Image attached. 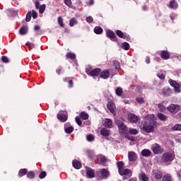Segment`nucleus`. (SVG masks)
<instances>
[{"mask_svg": "<svg viewBox=\"0 0 181 181\" xmlns=\"http://www.w3.org/2000/svg\"><path fill=\"white\" fill-rule=\"evenodd\" d=\"M115 124L117 125L120 134H127L128 132V127L124 124V119L121 117L116 119Z\"/></svg>", "mask_w": 181, "mask_h": 181, "instance_id": "obj_1", "label": "nucleus"}, {"mask_svg": "<svg viewBox=\"0 0 181 181\" xmlns=\"http://www.w3.org/2000/svg\"><path fill=\"white\" fill-rule=\"evenodd\" d=\"M155 127H156V121L155 120H151L150 125H148V124H146V122H144V124H143L141 129L146 132V134H151V132H153V131H155Z\"/></svg>", "mask_w": 181, "mask_h": 181, "instance_id": "obj_2", "label": "nucleus"}, {"mask_svg": "<svg viewBox=\"0 0 181 181\" xmlns=\"http://www.w3.org/2000/svg\"><path fill=\"white\" fill-rule=\"evenodd\" d=\"M86 73L88 76H90V77H98L101 73V69L96 68L91 70L90 69L86 68Z\"/></svg>", "mask_w": 181, "mask_h": 181, "instance_id": "obj_3", "label": "nucleus"}, {"mask_svg": "<svg viewBox=\"0 0 181 181\" xmlns=\"http://www.w3.org/2000/svg\"><path fill=\"white\" fill-rule=\"evenodd\" d=\"M96 176L101 177V179H108L110 177V172L105 168H102L96 172Z\"/></svg>", "mask_w": 181, "mask_h": 181, "instance_id": "obj_4", "label": "nucleus"}, {"mask_svg": "<svg viewBox=\"0 0 181 181\" xmlns=\"http://www.w3.org/2000/svg\"><path fill=\"white\" fill-rule=\"evenodd\" d=\"M175 160V154L170 152L164 153L162 156V160L165 163L168 162H172V160Z\"/></svg>", "mask_w": 181, "mask_h": 181, "instance_id": "obj_5", "label": "nucleus"}, {"mask_svg": "<svg viewBox=\"0 0 181 181\" xmlns=\"http://www.w3.org/2000/svg\"><path fill=\"white\" fill-rule=\"evenodd\" d=\"M167 110H168L169 112L175 115V114H177L180 110V106L178 105L175 104H170L168 107Z\"/></svg>", "mask_w": 181, "mask_h": 181, "instance_id": "obj_6", "label": "nucleus"}, {"mask_svg": "<svg viewBox=\"0 0 181 181\" xmlns=\"http://www.w3.org/2000/svg\"><path fill=\"white\" fill-rule=\"evenodd\" d=\"M169 84L174 88L175 93H180V84L177 83L176 81L172 79L168 80Z\"/></svg>", "mask_w": 181, "mask_h": 181, "instance_id": "obj_7", "label": "nucleus"}, {"mask_svg": "<svg viewBox=\"0 0 181 181\" xmlns=\"http://www.w3.org/2000/svg\"><path fill=\"white\" fill-rule=\"evenodd\" d=\"M151 151L156 154L162 153L163 152V148L160 147L159 144H156L151 147Z\"/></svg>", "mask_w": 181, "mask_h": 181, "instance_id": "obj_8", "label": "nucleus"}, {"mask_svg": "<svg viewBox=\"0 0 181 181\" xmlns=\"http://www.w3.org/2000/svg\"><path fill=\"white\" fill-rule=\"evenodd\" d=\"M119 173L121 176H127L128 175V177H131L132 176V171L129 169H122L119 171Z\"/></svg>", "mask_w": 181, "mask_h": 181, "instance_id": "obj_9", "label": "nucleus"}, {"mask_svg": "<svg viewBox=\"0 0 181 181\" xmlns=\"http://www.w3.org/2000/svg\"><path fill=\"white\" fill-rule=\"evenodd\" d=\"M106 35L109 39H110V40H113V42L117 40V35H115V33L111 30H107L106 31Z\"/></svg>", "mask_w": 181, "mask_h": 181, "instance_id": "obj_10", "label": "nucleus"}, {"mask_svg": "<svg viewBox=\"0 0 181 181\" xmlns=\"http://www.w3.org/2000/svg\"><path fill=\"white\" fill-rule=\"evenodd\" d=\"M107 109L111 112V114H113V115H115L116 111H115V103L114 102H108L107 104Z\"/></svg>", "mask_w": 181, "mask_h": 181, "instance_id": "obj_11", "label": "nucleus"}, {"mask_svg": "<svg viewBox=\"0 0 181 181\" xmlns=\"http://www.w3.org/2000/svg\"><path fill=\"white\" fill-rule=\"evenodd\" d=\"M160 56L163 60H169L170 59V52L166 50L160 52Z\"/></svg>", "mask_w": 181, "mask_h": 181, "instance_id": "obj_12", "label": "nucleus"}, {"mask_svg": "<svg viewBox=\"0 0 181 181\" xmlns=\"http://www.w3.org/2000/svg\"><path fill=\"white\" fill-rule=\"evenodd\" d=\"M128 118H129V121H130V122H133V124H136V122L139 121V117L134 115L133 113L129 114Z\"/></svg>", "mask_w": 181, "mask_h": 181, "instance_id": "obj_13", "label": "nucleus"}, {"mask_svg": "<svg viewBox=\"0 0 181 181\" xmlns=\"http://www.w3.org/2000/svg\"><path fill=\"white\" fill-rule=\"evenodd\" d=\"M100 77L101 78H103V80H107V78H110V71H108V69H105L101 71L100 69Z\"/></svg>", "mask_w": 181, "mask_h": 181, "instance_id": "obj_14", "label": "nucleus"}, {"mask_svg": "<svg viewBox=\"0 0 181 181\" xmlns=\"http://www.w3.org/2000/svg\"><path fill=\"white\" fill-rule=\"evenodd\" d=\"M98 162L99 165H102L103 166H107V158L104 156H99L98 157Z\"/></svg>", "mask_w": 181, "mask_h": 181, "instance_id": "obj_15", "label": "nucleus"}, {"mask_svg": "<svg viewBox=\"0 0 181 181\" xmlns=\"http://www.w3.org/2000/svg\"><path fill=\"white\" fill-rule=\"evenodd\" d=\"M86 175H87V177H88V179H93V177H95V173H94V170H93V168H88L86 169Z\"/></svg>", "mask_w": 181, "mask_h": 181, "instance_id": "obj_16", "label": "nucleus"}, {"mask_svg": "<svg viewBox=\"0 0 181 181\" xmlns=\"http://www.w3.org/2000/svg\"><path fill=\"white\" fill-rule=\"evenodd\" d=\"M116 35L119 36L121 39H125L126 40H128V39H129V35L124 34V33H122V31L119 30H117Z\"/></svg>", "mask_w": 181, "mask_h": 181, "instance_id": "obj_17", "label": "nucleus"}, {"mask_svg": "<svg viewBox=\"0 0 181 181\" xmlns=\"http://www.w3.org/2000/svg\"><path fill=\"white\" fill-rule=\"evenodd\" d=\"M128 158L129 162H135L136 160V153L133 151H130L128 153Z\"/></svg>", "mask_w": 181, "mask_h": 181, "instance_id": "obj_18", "label": "nucleus"}, {"mask_svg": "<svg viewBox=\"0 0 181 181\" xmlns=\"http://www.w3.org/2000/svg\"><path fill=\"white\" fill-rule=\"evenodd\" d=\"M57 118L61 121V122H66V121H67V115H64V114H58L57 115Z\"/></svg>", "mask_w": 181, "mask_h": 181, "instance_id": "obj_19", "label": "nucleus"}, {"mask_svg": "<svg viewBox=\"0 0 181 181\" xmlns=\"http://www.w3.org/2000/svg\"><path fill=\"white\" fill-rule=\"evenodd\" d=\"M151 155H152V152L151 151V150L143 149L141 151V156H144L145 158H149Z\"/></svg>", "mask_w": 181, "mask_h": 181, "instance_id": "obj_20", "label": "nucleus"}, {"mask_svg": "<svg viewBox=\"0 0 181 181\" xmlns=\"http://www.w3.org/2000/svg\"><path fill=\"white\" fill-rule=\"evenodd\" d=\"M28 32V28L27 25H23L19 30V33L21 35H26Z\"/></svg>", "mask_w": 181, "mask_h": 181, "instance_id": "obj_21", "label": "nucleus"}, {"mask_svg": "<svg viewBox=\"0 0 181 181\" xmlns=\"http://www.w3.org/2000/svg\"><path fill=\"white\" fill-rule=\"evenodd\" d=\"M104 127L106 128H111V127H112V120H111V119L106 118L105 119Z\"/></svg>", "mask_w": 181, "mask_h": 181, "instance_id": "obj_22", "label": "nucleus"}, {"mask_svg": "<svg viewBox=\"0 0 181 181\" xmlns=\"http://www.w3.org/2000/svg\"><path fill=\"white\" fill-rule=\"evenodd\" d=\"M66 59H70V60H74L76 59V54L74 52H67L65 55Z\"/></svg>", "mask_w": 181, "mask_h": 181, "instance_id": "obj_23", "label": "nucleus"}, {"mask_svg": "<svg viewBox=\"0 0 181 181\" xmlns=\"http://www.w3.org/2000/svg\"><path fill=\"white\" fill-rule=\"evenodd\" d=\"M158 118L160 119V121H168V116L163 113H158Z\"/></svg>", "mask_w": 181, "mask_h": 181, "instance_id": "obj_24", "label": "nucleus"}, {"mask_svg": "<svg viewBox=\"0 0 181 181\" xmlns=\"http://www.w3.org/2000/svg\"><path fill=\"white\" fill-rule=\"evenodd\" d=\"M100 134L103 135V136H110V130L103 128L100 130Z\"/></svg>", "mask_w": 181, "mask_h": 181, "instance_id": "obj_25", "label": "nucleus"}, {"mask_svg": "<svg viewBox=\"0 0 181 181\" xmlns=\"http://www.w3.org/2000/svg\"><path fill=\"white\" fill-rule=\"evenodd\" d=\"M25 175H28V169L23 168L18 171V176H20V177L25 176Z\"/></svg>", "mask_w": 181, "mask_h": 181, "instance_id": "obj_26", "label": "nucleus"}, {"mask_svg": "<svg viewBox=\"0 0 181 181\" xmlns=\"http://www.w3.org/2000/svg\"><path fill=\"white\" fill-rule=\"evenodd\" d=\"M72 165L75 169H80L81 168V163L78 160H73Z\"/></svg>", "mask_w": 181, "mask_h": 181, "instance_id": "obj_27", "label": "nucleus"}, {"mask_svg": "<svg viewBox=\"0 0 181 181\" xmlns=\"http://www.w3.org/2000/svg\"><path fill=\"white\" fill-rule=\"evenodd\" d=\"M153 175L156 177V179H158V180H160V178L163 176L162 173L156 170L153 171Z\"/></svg>", "mask_w": 181, "mask_h": 181, "instance_id": "obj_28", "label": "nucleus"}, {"mask_svg": "<svg viewBox=\"0 0 181 181\" xmlns=\"http://www.w3.org/2000/svg\"><path fill=\"white\" fill-rule=\"evenodd\" d=\"M178 6H179V4H177V2L175 1H172L170 2V8L171 9H177Z\"/></svg>", "mask_w": 181, "mask_h": 181, "instance_id": "obj_29", "label": "nucleus"}, {"mask_svg": "<svg viewBox=\"0 0 181 181\" xmlns=\"http://www.w3.org/2000/svg\"><path fill=\"white\" fill-rule=\"evenodd\" d=\"M103 32H104V30H103V28H101L100 26L95 27L94 33L96 35H101V33H103Z\"/></svg>", "mask_w": 181, "mask_h": 181, "instance_id": "obj_30", "label": "nucleus"}, {"mask_svg": "<svg viewBox=\"0 0 181 181\" xmlns=\"http://www.w3.org/2000/svg\"><path fill=\"white\" fill-rule=\"evenodd\" d=\"M140 179L141 181H148L149 180V177H148V175H146V174H145V173H141L140 174Z\"/></svg>", "mask_w": 181, "mask_h": 181, "instance_id": "obj_31", "label": "nucleus"}, {"mask_svg": "<svg viewBox=\"0 0 181 181\" xmlns=\"http://www.w3.org/2000/svg\"><path fill=\"white\" fill-rule=\"evenodd\" d=\"M122 88L118 87L115 89V94L118 95V97H121L122 95Z\"/></svg>", "mask_w": 181, "mask_h": 181, "instance_id": "obj_32", "label": "nucleus"}, {"mask_svg": "<svg viewBox=\"0 0 181 181\" xmlns=\"http://www.w3.org/2000/svg\"><path fill=\"white\" fill-rule=\"evenodd\" d=\"M125 164L123 163V161H118L117 163V166L118 168V170L119 172H120V170H122V169H124V165Z\"/></svg>", "mask_w": 181, "mask_h": 181, "instance_id": "obj_33", "label": "nucleus"}, {"mask_svg": "<svg viewBox=\"0 0 181 181\" xmlns=\"http://www.w3.org/2000/svg\"><path fill=\"white\" fill-rule=\"evenodd\" d=\"M35 172L33 171H29L28 173H27V177L28 179H35Z\"/></svg>", "mask_w": 181, "mask_h": 181, "instance_id": "obj_34", "label": "nucleus"}, {"mask_svg": "<svg viewBox=\"0 0 181 181\" xmlns=\"http://www.w3.org/2000/svg\"><path fill=\"white\" fill-rule=\"evenodd\" d=\"M64 131L66 134H71L74 131V127L70 126L64 128Z\"/></svg>", "mask_w": 181, "mask_h": 181, "instance_id": "obj_35", "label": "nucleus"}, {"mask_svg": "<svg viewBox=\"0 0 181 181\" xmlns=\"http://www.w3.org/2000/svg\"><path fill=\"white\" fill-rule=\"evenodd\" d=\"M172 131H181V124H176L174 127L171 128Z\"/></svg>", "mask_w": 181, "mask_h": 181, "instance_id": "obj_36", "label": "nucleus"}, {"mask_svg": "<svg viewBox=\"0 0 181 181\" xmlns=\"http://www.w3.org/2000/svg\"><path fill=\"white\" fill-rule=\"evenodd\" d=\"M80 117L81 119L86 120L88 118V114H87L86 112H82L80 114Z\"/></svg>", "mask_w": 181, "mask_h": 181, "instance_id": "obj_37", "label": "nucleus"}, {"mask_svg": "<svg viewBox=\"0 0 181 181\" xmlns=\"http://www.w3.org/2000/svg\"><path fill=\"white\" fill-rule=\"evenodd\" d=\"M163 181H172V176L170 174H167L163 177Z\"/></svg>", "mask_w": 181, "mask_h": 181, "instance_id": "obj_38", "label": "nucleus"}, {"mask_svg": "<svg viewBox=\"0 0 181 181\" xmlns=\"http://www.w3.org/2000/svg\"><path fill=\"white\" fill-rule=\"evenodd\" d=\"M32 19V11H28L25 17V22H30Z\"/></svg>", "mask_w": 181, "mask_h": 181, "instance_id": "obj_39", "label": "nucleus"}, {"mask_svg": "<svg viewBox=\"0 0 181 181\" xmlns=\"http://www.w3.org/2000/svg\"><path fill=\"white\" fill-rule=\"evenodd\" d=\"M64 72V70L63 69L62 66H59L56 69V73H57V74H58V76H60V74H63Z\"/></svg>", "mask_w": 181, "mask_h": 181, "instance_id": "obj_40", "label": "nucleus"}, {"mask_svg": "<svg viewBox=\"0 0 181 181\" xmlns=\"http://www.w3.org/2000/svg\"><path fill=\"white\" fill-rule=\"evenodd\" d=\"M158 107L160 110V112H163V111L166 110V107H165V105H163V104L162 103H158Z\"/></svg>", "mask_w": 181, "mask_h": 181, "instance_id": "obj_41", "label": "nucleus"}, {"mask_svg": "<svg viewBox=\"0 0 181 181\" xmlns=\"http://www.w3.org/2000/svg\"><path fill=\"white\" fill-rule=\"evenodd\" d=\"M77 19L76 18H73L69 21V25L73 27L74 25H76Z\"/></svg>", "mask_w": 181, "mask_h": 181, "instance_id": "obj_42", "label": "nucleus"}, {"mask_svg": "<svg viewBox=\"0 0 181 181\" xmlns=\"http://www.w3.org/2000/svg\"><path fill=\"white\" fill-rule=\"evenodd\" d=\"M58 23L61 28L64 27V23L63 22V18H62V16L58 17Z\"/></svg>", "mask_w": 181, "mask_h": 181, "instance_id": "obj_43", "label": "nucleus"}, {"mask_svg": "<svg viewBox=\"0 0 181 181\" xmlns=\"http://www.w3.org/2000/svg\"><path fill=\"white\" fill-rule=\"evenodd\" d=\"M86 139L88 142H93V141L95 139V137L93 134H88L86 136Z\"/></svg>", "mask_w": 181, "mask_h": 181, "instance_id": "obj_44", "label": "nucleus"}, {"mask_svg": "<svg viewBox=\"0 0 181 181\" xmlns=\"http://www.w3.org/2000/svg\"><path fill=\"white\" fill-rule=\"evenodd\" d=\"M38 9L40 13H43L46 9V4L41 5Z\"/></svg>", "mask_w": 181, "mask_h": 181, "instance_id": "obj_45", "label": "nucleus"}, {"mask_svg": "<svg viewBox=\"0 0 181 181\" xmlns=\"http://www.w3.org/2000/svg\"><path fill=\"white\" fill-rule=\"evenodd\" d=\"M113 66L115 67L116 69H120L121 65L119 64V62L117 60L113 61Z\"/></svg>", "mask_w": 181, "mask_h": 181, "instance_id": "obj_46", "label": "nucleus"}, {"mask_svg": "<svg viewBox=\"0 0 181 181\" xmlns=\"http://www.w3.org/2000/svg\"><path fill=\"white\" fill-rule=\"evenodd\" d=\"M26 46H28L29 50H32V49H35V44H32L30 42H26Z\"/></svg>", "mask_w": 181, "mask_h": 181, "instance_id": "obj_47", "label": "nucleus"}, {"mask_svg": "<svg viewBox=\"0 0 181 181\" xmlns=\"http://www.w3.org/2000/svg\"><path fill=\"white\" fill-rule=\"evenodd\" d=\"M75 121L79 127H81L83 122H81V119L79 117H75Z\"/></svg>", "mask_w": 181, "mask_h": 181, "instance_id": "obj_48", "label": "nucleus"}, {"mask_svg": "<svg viewBox=\"0 0 181 181\" xmlns=\"http://www.w3.org/2000/svg\"><path fill=\"white\" fill-rule=\"evenodd\" d=\"M122 49L124 50H129V43L125 42L123 43Z\"/></svg>", "mask_w": 181, "mask_h": 181, "instance_id": "obj_49", "label": "nucleus"}, {"mask_svg": "<svg viewBox=\"0 0 181 181\" xmlns=\"http://www.w3.org/2000/svg\"><path fill=\"white\" fill-rule=\"evenodd\" d=\"M129 134L131 135H136V134H138V130L136 129H131L129 131Z\"/></svg>", "mask_w": 181, "mask_h": 181, "instance_id": "obj_50", "label": "nucleus"}, {"mask_svg": "<svg viewBox=\"0 0 181 181\" xmlns=\"http://www.w3.org/2000/svg\"><path fill=\"white\" fill-rule=\"evenodd\" d=\"M1 62H3V63H9V58H8L6 56H2Z\"/></svg>", "mask_w": 181, "mask_h": 181, "instance_id": "obj_51", "label": "nucleus"}, {"mask_svg": "<svg viewBox=\"0 0 181 181\" xmlns=\"http://www.w3.org/2000/svg\"><path fill=\"white\" fill-rule=\"evenodd\" d=\"M86 22H88V23H93V22H94V18H93L91 16H89L86 17Z\"/></svg>", "mask_w": 181, "mask_h": 181, "instance_id": "obj_52", "label": "nucleus"}, {"mask_svg": "<svg viewBox=\"0 0 181 181\" xmlns=\"http://www.w3.org/2000/svg\"><path fill=\"white\" fill-rule=\"evenodd\" d=\"M136 101H137L139 104H144V103H145L144 98H136Z\"/></svg>", "mask_w": 181, "mask_h": 181, "instance_id": "obj_53", "label": "nucleus"}, {"mask_svg": "<svg viewBox=\"0 0 181 181\" xmlns=\"http://www.w3.org/2000/svg\"><path fill=\"white\" fill-rule=\"evenodd\" d=\"M68 87H69V88H73V87H74V82L73 81V80L69 81Z\"/></svg>", "mask_w": 181, "mask_h": 181, "instance_id": "obj_54", "label": "nucleus"}, {"mask_svg": "<svg viewBox=\"0 0 181 181\" xmlns=\"http://www.w3.org/2000/svg\"><path fill=\"white\" fill-rule=\"evenodd\" d=\"M46 171H42L40 175H39V177L40 179H45V177H46Z\"/></svg>", "mask_w": 181, "mask_h": 181, "instance_id": "obj_55", "label": "nucleus"}, {"mask_svg": "<svg viewBox=\"0 0 181 181\" xmlns=\"http://www.w3.org/2000/svg\"><path fill=\"white\" fill-rule=\"evenodd\" d=\"M157 76L158 77V78H160V80H165V74H163V73H159L157 74Z\"/></svg>", "mask_w": 181, "mask_h": 181, "instance_id": "obj_56", "label": "nucleus"}, {"mask_svg": "<svg viewBox=\"0 0 181 181\" xmlns=\"http://www.w3.org/2000/svg\"><path fill=\"white\" fill-rule=\"evenodd\" d=\"M32 12L31 16L33 18V19H36V18H37V13H36L35 10H33Z\"/></svg>", "mask_w": 181, "mask_h": 181, "instance_id": "obj_57", "label": "nucleus"}, {"mask_svg": "<svg viewBox=\"0 0 181 181\" xmlns=\"http://www.w3.org/2000/svg\"><path fill=\"white\" fill-rule=\"evenodd\" d=\"M64 4L66 6H71V0H64Z\"/></svg>", "mask_w": 181, "mask_h": 181, "instance_id": "obj_58", "label": "nucleus"}, {"mask_svg": "<svg viewBox=\"0 0 181 181\" xmlns=\"http://www.w3.org/2000/svg\"><path fill=\"white\" fill-rule=\"evenodd\" d=\"M35 5L36 9H39L40 8V2H39V1H35Z\"/></svg>", "mask_w": 181, "mask_h": 181, "instance_id": "obj_59", "label": "nucleus"}, {"mask_svg": "<svg viewBox=\"0 0 181 181\" xmlns=\"http://www.w3.org/2000/svg\"><path fill=\"white\" fill-rule=\"evenodd\" d=\"M146 64H149V63H151V58H149V57H146Z\"/></svg>", "mask_w": 181, "mask_h": 181, "instance_id": "obj_60", "label": "nucleus"}, {"mask_svg": "<svg viewBox=\"0 0 181 181\" xmlns=\"http://www.w3.org/2000/svg\"><path fill=\"white\" fill-rule=\"evenodd\" d=\"M34 29H35V30H39L40 29V26H39V25H35V26L34 27Z\"/></svg>", "mask_w": 181, "mask_h": 181, "instance_id": "obj_61", "label": "nucleus"}, {"mask_svg": "<svg viewBox=\"0 0 181 181\" xmlns=\"http://www.w3.org/2000/svg\"><path fill=\"white\" fill-rule=\"evenodd\" d=\"M146 9H148V6L146 5L143 6L142 10L143 11H146Z\"/></svg>", "mask_w": 181, "mask_h": 181, "instance_id": "obj_62", "label": "nucleus"}, {"mask_svg": "<svg viewBox=\"0 0 181 181\" xmlns=\"http://www.w3.org/2000/svg\"><path fill=\"white\" fill-rule=\"evenodd\" d=\"M6 12H7V13H12V10L8 8L6 10Z\"/></svg>", "mask_w": 181, "mask_h": 181, "instance_id": "obj_63", "label": "nucleus"}, {"mask_svg": "<svg viewBox=\"0 0 181 181\" xmlns=\"http://www.w3.org/2000/svg\"><path fill=\"white\" fill-rule=\"evenodd\" d=\"M89 5H94V0H90Z\"/></svg>", "mask_w": 181, "mask_h": 181, "instance_id": "obj_64", "label": "nucleus"}]
</instances>
